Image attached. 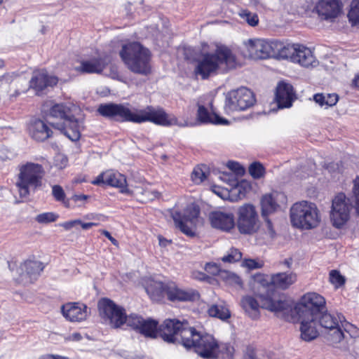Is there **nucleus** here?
<instances>
[{
    "label": "nucleus",
    "instance_id": "obj_9",
    "mask_svg": "<svg viewBox=\"0 0 359 359\" xmlns=\"http://www.w3.org/2000/svg\"><path fill=\"white\" fill-rule=\"evenodd\" d=\"M343 320H344V316L342 314L337 313L335 316L328 313L326 309L318 316L317 323H318L322 327L326 330L324 334L329 343L338 344L345 337L341 328Z\"/></svg>",
    "mask_w": 359,
    "mask_h": 359
},
{
    "label": "nucleus",
    "instance_id": "obj_46",
    "mask_svg": "<svg viewBox=\"0 0 359 359\" xmlns=\"http://www.w3.org/2000/svg\"><path fill=\"white\" fill-rule=\"evenodd\" d=\"M53 165L55 168L62 170L68 165V158L62 154H57L54 157Z\"/></svg>",
    "mask_w": 359,
    "mask_h": 359
},
{
    "label": "nucleus",
    "instance_id": "obj_48",
    "mask_svg": "<svg viewBox=\"0 0 359 359\" xmlns=\"http://www.w3.org/2000/svg\"><path fill=\"white\" fill-rule=\"evenodd\" d=\"M227 167L236 175L242 176L245 173L244 168L237 162L230 161L227 163Z\"/></svg>",
    "mask_w": 359,
    "mask_h": 359
},
{
    "label": "nucleus",
    "instance_id": "obj_53",
    "mask_svg": "<svg viewBox=\"0 0 359 359\" xmlns=\"http://www.w3.org/2000/svg\"><path fill=\"white\" fill-rule=\"evenodd\" d=\"M339 97L335 93L327 94L325 95V106L333 107L338 102Z\"/></svg>",
    "mask_w": 359,
    "mask_h": 359
},
{
    "label": "nucleus",
    "instance_id": "obj_2",
    "mask_svg": "<svg viewBox=\"0 0 359 359\" xmlns=\"http://www.w3.org/2000/svg\"><path fill=\"white\" fill-rule=\"evenodd\" d=\"M262 306L267 310L283 314L288 313L294 316H309L318 318V316L326 309L325 298L316 292L304 294L299 304L293 306V302L285 297L276 300L271 297L261 296Z\"/></svg>",
    "mask_w": 359,
    "mask_h": 359
},
{
    "label": "nucleus",
    "instance_id": "obj_27",
    "mask_svg": "<svg viewBox=\"0 0 359 359\" xmlns=\"http://www.w3.org/2000/svg\"><path fill=\"white\" fill-rule=\"evenodd\" d=\"M296 50L293 62L304 67H314L318 65V61L310 48L298 43Z\"/></svg>",
    "mask_w": 359,
    "mask_h": 359
},
{
    "label": "nucleus",
    "instance_id": "obj_19",
    "mask_svg": "<svg viewBox=\"0 0 359 359\" xmlns=\"http://www.w3.org/2000/svg\"><path fill=\"white\" fill-rule=\"evenodd\" d=\"M341 8L340 0H318L315 10L321 20H330L339 15Z\"/></svg>",
    "mask_w": 359,
    "mask_h": 359
},
{
    "label": "nucleus",
    "instance_id": "obj_21",
    "mask_svg": "<svg viewBox=\"0 0 359 359\" xmlns=\"http://www.w3.org/2000/svg\"><path fill=\"white\" fill-rule=\"evenodd\" d=\"M58 82V79L55 76L48 75L46 70L34 72L29 81V87L39 95L47 87H53Z\"/></svg>",
    "mask_w": 359,
    "mask_h": 359
},
{
    "label": "nucleus",
    "instance_id": "obj_6",
    "mask_svg": "<svg viewBox=\"0 0 359 359\" xmlns=\"http://www.w3.org/2000/svg\"><path fill=\"white\" fill-rule=\"evenodd\" d=\"M44 175L45 170L41 164L27 162L20 165L15 183L20 196L27 198L39 189L42 186Z\"/></svg>",
    "mask_w": 359,
    "mask_h": 359
},
{
    "label": "nucleus",
    "instance_id": "obj_24",
    "mask_svg": "<svg viewBox=\"0 0 359 359\" xmlns=\"http://www.w3.org/2000/svg\"><path fill=\"white\" fill-rule=\"evenodd\" d=\"M45 266L43 262L36 260H27L21 265L22 279L26 278V283H32L36 280L43 271Z\"/></svg>",
    "mask_w": 359,
    "mask_h": 359
},
{
    "label": "nucleus",
    "instance_id": "obj_33",
    "mask_svg": "<svg viewBox=\"0 0 359 359\" xmlns=\"http://www.w3.org/2000/svg\"><path fill=\"white\" fill-rule=\"evenodd\" d=\"M279 208V205L273 194H265L261 199L262 217L266 218L274 213Z\"/></svg>",
    "mask_w": 359,
    "mask_h": 359
},
{
    "label": "nucleus",
    "instance_id": "obj_35",
    "mask_svg": "<svg viewBox=\"0 0 359 359\" xmlns=\"http://www.w3.org/2000/svg\"><path fill=\"white\" fill-rule=\"evenodd\" d=\"M103 68L101 60L94 58L91 60L81 62V65L76 67V69L83 73L93 74L100 73L102 72Z\"/></svg>",
    "mask_w": 359,
    "mask_h": 359
},
{
    "label": "nucleus",
    "instance_id": "obj_60",
    "mask_svg": "<svg viewBox=\"0 0 359 359\" xmlns=\"http://www.w3.org/2000/svg\"><path fill=\"white\" fill-rule=\"evenodd\" d=\"M88 195H85V194H80V195H74L72 196V199L74 201H86L88 198Z\"/></svg>",
    "mask_w": 359,
    "mask_h": 359
},
{
    "label": "nucleus",
    "instance_id": "obj_56",
    "mask_svg": "<svg viewBox=\"0 0 359 359\" xmlns=\"http://www.w3.org/2000/svg\"><path fill=\"white\" fill-rule=\"evenodd\" d=\"M78 223H81V221L80 219L71 220L61 223L59 225L63 227L65 230H70L76 224H78Z\"/></svg>",
    "mask_w": 359,
    "mask_h": 359
},
{
    "label": "nucleus",
    "instance_id": "obj_10",
    "mask_svg": "<svg viewBox=\"0 0 359 359\" xmlns=\"http://www.w3.org/2000/svg\"><path fill=\"white\" fill-rule=\"evenodd\" d=\"M200 208L194 204L188 205L183 213L175 211L172 217L176 226L185 235L194 237L196 235V229L198 222Z\"/></svg>",
    "mask_w": 359,
    "mask_h": 359
},
{
    "label": "nucleus",
    "instance_id": "obj_34",
    "mask_svg": "<svg viewBox=\"0 0 359 359\" xmlns=\"http://www.w3.org/2000/svg\"><path fill=\"white\" fill-rule=\"evenodd\" d=\"M198 119L201 123H212L215 124H226L228 121L219 117L215 114H210L208 109L203 105L198 107Z\"/></svg>",
    "mask_w": 359,
    "mask_h": 359
},
{
    "label": "nucleus",
    "instance_id": "obj_59",
    "mask_svg": "<svg viewBox=\"0 0 359 359\" xmlns=\"http://www.w3.org/2000/svg\"><path fill=\"white\" fill-rule=\"evenodd\" d=\"M101 233L106 236L111 242L113 245L118 246V242L114 237L111 236V235L108 231L102 230Z\"/></svg>",
    "mask_w": 359,
    "mask_h": 359
},
{
    "label": "nucleus",
    "instance_id": "obj_18",
    "mask_svg": "<svg viewBox=\"0 0 359 359\" xmlns=\"http://www.w3.org/2000/svg\"><path fill=\"white\" fill-rule=\"evenodd\" d=\"M195 344L193 349L201 357L206 359L217 358L218 344L212 335L200 333Z\"/></svg>",
    "mask_w": 359,
    "mask_h": 359
},
{
    "label": "nucleus",
    "instance_id": "obj_7",
    "mask_svg": "<svg viewBox=\"0 0 359 359\" xmlns=\"http://www.w3.org/2000/svg\"><path fill=\"white\" fill-rule=\"evenodd\" d=\"M147 291L148 293L156 295L158 299L166 297L172 302H194L200 297L197 290L182 287L173 281L155 282L147 289Z\"/></svg>",
    "mask_w": 359,
    "mask_h": 359
},
{
    "label": "nucleus",
    "instance_id": "obj_25",
    "mask_svg": "<svg viewBox=\"0 0 359 359\" xmlns=\"http://www.w3.org/2000/svg\"><path fill=\"white\" fill-rule=\"evenodd\" d=\"M262 295H264L265 297L269 295V297H271L272 298H273L276 300L279 299L281 297H279L278 298H277L275 296L274 293L270 292L269 291H267L266 294H259L258 297H259L261 306H259V304L258 303V302L254 297H252L251 296H246V297H243L241 300V306H242L243 309L245 310V311L246 313H248L249 316L252 319H256L258 318V316L259 315V306H261L263 309H266V308H264L262 306V300H261Z\"/></svg>",
    "mask_w": 359,
    "mask_h": 359
},
{
    "label": "nucleus",
    "instance_id": "obj_52",
    "mask_svg": "<svg viewBox=\"0 0 359 359\" xmlns=\"http://www.w3.org/2000/svg\"><path fill=\"white\" fill-rule=\"evenodd\" d=\"M262 264L255 261V259H245L243 262V266L247 267L249 269H259L262 266Z\"/></svg>",
    "mask_w": 359,
    "mask_h": 359
},
{
    "label": "nucleus",
    "instance_id": "obj_64",
    "mask_svg": "<svg viewBox=\"0 0 359 359\" xmlns=\"http://www.w3.org/2000/svg\"><path fill=\"white\" fill-rule=\"evenodd\" d=\"M70 339L72 340H73V341H80L82 339V336H81V334L80 333L75 332V333H73L71 335Z\"/></svg>",
    "mask_w": 359,
    "mask_h": 359
},
{
    "label": "nucleus",
    "instance_id": "obj_36",
    "mask_svg": "<svg viewBox=\"0 0 359 359\" xmlns=\"http://www.w3.org/2000/svg\"><path fill=\"white\" fill-rule=\"evenodd\" d=\"M208 314L222 320H226L231 316L229 309L224 304H212L208 309Z\"/></svg>",
    "mask_w": 359,
    "mask_h": 359
},
{
    "label": "nucleus",
    "instance_id": "obj_32",
    "mask_svg": "<svg viewBox=\"0 0 359 359\" xmlns=\"http://www.w3.org/2000/svg\"><path fill=\"white\" fill-rule=\"evenodd\" d=\"M105 184L121 189V193H128L127 181L125 175L112 170L106 172Z\"/></svg>",
    "mask_w": 359,
    "mask_h": 359
},
{
    "label": "nucleus",
    "instance_id": "obj_20",
    "mask_svg": "<svg viewBox=\"0 0 359 359\" xmlns=\"http://www.w3.org/2000/svg\"><path fill=\"white\" fill-rule=\"evenodd\" d=\"M211 226L224 231H229L235 226L234 215L225 211H212L208 216Z\"/></svg>",
    "mask_w": 359,
    "mask_h": 359
},
{
    "label": "nucleus",
    "instance_id": "obj_28",
    "mask_svg": "<svg viewBox=\"0 0 359 359\" xmlns=\"http://www.w3.org/2000/svg\"><path fill=\"white\" fill-rule=\"evenodd\" d=\"M293 87L292 85L280 82L277 86L276 100L279 108H287L292 106L293 100Z\"/></svg>",
    "mask_w": 359,
    "mask_h": 359
},
{
    "label": "nucleus",
    "instance_id": "obj_39",
    "mask_svg": "<svg viewBox=\"0 0 359 359\" xmlns=\"http://www.w3.org/2000/svg\"><path fill=\"white\" fill-rule=\"evenodd\" d=\"M241 258L242 253L238 249L232 248L227 255L222 258V260L224 262L233 263L240 261Z\"/></svg>",
    "mask_w": 359,
    "mask_h": 359
},
{
    "label": "nucleus",
    "instance_id": "obj_5",
    "mask_svg": "<svg viewBox=\"0 0 359 359\" xmlns=\"http://www.w3.org/2000/svg\"><path fill=\"white\" fill-rule=\"evenodd\" d=\"M119 55L131 72L142 75L150 72V51L140 43L133 42L123 46Z\"/></svg>",
    "mask_w": 359,
    "mask_h": 359
},
{
    "label": "nucleus",
    "instance_id": "obj_58",
    "mask_svg": "<svg viewBox=\"0 0 359 359\" xmlns=\"http://www.w3.org/2000/svg\"><path fill=\"white\" fill-rule=\"evenodd\" d=\"M106 172L99 175L92 183L95 185L105 184Z\"/></svg>",
    "mask_w": 359,
    "mask_h": 359
},
{
    "label": "nucleus",
    "instance_id": "obj_4",
    "mask_svg": "<svg viewBox=\"0 0 359 359\" xmlns=\"http://www.w3.org/2000/svg\"><path fill=\"white\" fill-rule=\"evenodd\" d=\"M74 108L71 103L55 104L50 107L47 115L49 119L57 120V122H50V124L72 142L78 141L81 137L80 123L73 114Z\"/></svg>",
    "mask_w": 359,
    "mask_h": 359
},
{
    "label": "nucleus",
    "instance_id": "obj_41",
    "mask_svg": "<svg viewBox=\"0 0 359 359\" xmlns=\"http://www.w3.org/2000/svg\"><path fill=\"white\" fill-rule=\"evenodd\" d=\"M241 17L245 20L250 26H256L259 22V18L256 13H252L247 10H243L240 13Z\"/></svg>",
    "mask_w": 359,
    "mask_h": 359
},
{
    "label": "nucleus",
    "instance_id": "obj_23",
    "mask_svg": "<svg viewBox=\"0 0 359 359\" xmlns=\"http://www.w3.org/2000/svg\"><path fill=\"white\" fill-rule=\"evenodd\" d=\"M28 131L31 137L37 142H43L53 135V130L49 126L39 118L30 121Z\"/></svg>",
    "mask_w": 359,
    "mask_h": 359
},
{
    "label": "nucleus",
    "instance_id": "obj_30",
    "mask_svg": "<svg viewBox=\"0 0 359 359\" xmlns=\"http://www.w3.org/2000/svg\"><path fill=\"white\" fill-rule=\"evenodd\" d=\"M297 44L298 43L285 44L281 41H276L275 44L273 45L274 54L273 55V58L278 60H290L293 62V56H294L297 51L296 49Z\"/></svg>",
    "mask_w": 359,
    "mask_h": 359
},
{
    "label": "nucleus",
    "instance_id": "obj_29",
    "mask_svg": "<svg viewBox=\"0 0 359 359\" xmlns=\"http://www.w3.org/2000/svg\"><path fill=\"white\" fill-rule=\"evenodd\" d=\"M200 333L194 327H191L187 320V325L184 326L180 332L177 344H182L187 349L193 348Z\"/></svg>",
    "mask_w": 359,
    "mask_h": 359
},
{
    "label": "nucleus",
    "instance_id": "obj_54",
    "mask_svg": "<svg viewBox=\"0 0 359 359\" xmlns=\"http://www.w3.org/2000/svg\"><path fill=\"white\" fill-rule=\"evenodd\" d=\"M220 178L232 187L238 184L235 176L231 173H223V175Z\"/></svg>",
    "mask_w": 359,
    "mask_h": 359
},
{
    "label": "nucleus",
    "instance_id": "obj_63",
    "mask_svg": "<svg viewBox=\"0 0 359 359\" xmlns=\"http://www.w3.org/2000/svg\"><path fill=\"white\" fill-rule=\"evenodd\" d=\"M14 78V74H7L2 76V79L5 80L6 83H11Z\"/></svg>",
    "mask_w": 359,
    "mask_h": 359
},
{
    "label": "nucleus",
    "instance_id": "obj_47",
    "mask_svg": "<svg viewBox=\"0 0 359 359\" xmlns=\"http://www.w3.org/2000/svg\"><path fill=\"white\" fill-rule=\"evenodd\" d=\"M353 193L355 198V211L359 215V177H357L353 181Z\"/></svg>",
    "mask_w": 359,
    "mask_h": 359
},
{
    "label": "nucleus",
    "instance_id": "obj_43",
    "mask_svg": "<svg viewBox=\"0 0 359 359\" xmlns=\"http://www.w3.org/2000/svg\"><path fill=\"white\" fill-rule=\"evenodd\" d=\"M330 281L337 287L343 285L345 283V278L339 271L332 270L330 272Z\"/></svg>",
    "mask_w": 359,
    "mask_h": 359
},
{
    "label": "nucleus",
    "instance_id": "obj_55",
    "mask_svg": "<svg viewBox=\"0 0 359 359\" xmlns=\"http://www.w3.org/2000/svg\"><path fill=\"white\" fill-rule=\"evenodd\" d=\"M266 223V228L271 238H274L276 236V231L273 229V224L271 221L269 219V217H266V218H263Z\"/></svg>",
    "mask_w": 359,
    "mask_h": 359
},
{
    "label": "nucleus",
    "instance_id": "obj_12",
    "mask_svg": "<svg viewBox=\"0 0 359 359\" xmlns=\"http://www.w3.org/2000/svg\"><path fill=\"white\" fill-rule=\"evenodd\" d=\"M98 309L102 319L111 327L118 328L123 325L125 309L112 300L107 298L100 299L98 302Z\"/></svg>",
    "mask_w": 359,
    "mask_h": 359
},
{
    "label": "nucleus",
    "instance_id": "obj_45",
    "mask_svg": "<svg viewBox=\"0 0 359 359\" xmlns=\"http://www.w3.org/2000/svg\"><path fill=\"white\" fill-rule=\"evenodd\" d=\"M343 327L344 331L349 334L352 338L359 337V330L353 325L347 322L345 319L342 320L341 328Z\"/></svg>",
    "mask_w": 359,
    "mask_h": 359
},
{
    "label": "nucleus",
    "instance_id": "obj_3",
    "mask_svg": "<svg viewBox=\"0 0 359 359\" xmlns=\"http://www.w3.org/2000/svg\"><path fill=\"white\" fill-rule=\"evenodd\" d=\"M236 65V56L231 50L226 46H218L214 52L204 53L197 60L194 74L196 78L206 80Z\"/></svg>",
    "mask_w": 359,
    "mask_h": 359
},
{
    "label": "nucleus",
    "instance_id": "obj_42",
    "mask_svg": "<svg viewBox=\"0 0 359 359\" xmlns=\"http://www.w3.org/2000/svg\"><path fill=\"white\" fill-rule=\"evenodd\" d=\"M58 216L53 212H44L39 214L36 217V221L40 224H48L55 222Z\"/></svg>",
    "mask_w": 359,
    "mask_h": 359
},
{
    "label": "nucleus",
    "instance_id": "obj_11",
    "mask_svg": "<svg viewBox=\"0 0 359 359\" xmlns=\"http://www.w3.org/2000/svg\"><path fill=\"white\" fill-rule=\"evenodd\" d=\"M255 102L254 93L248 88L241 87L229 91L226 95L225 110L228 112L244 111Z\"/></svg>",
    "mask_w": 359,
    "mask_h": 359
},
{
    "label": "nucleus",
    "instance_id": "obj_14",
    "mask_svg": "<svg viewBox=\"0 0 359 359\" xmlns=\"http://www.w3.org/2000/svg\"><path fill=\"white\" fill-rule=\"evenodd\" d=\"M187 325V320L177 318H168L158 326L156 325L155 339L160 337L168 344H177L181 329Z\"/></svg>",
    "mask_w": 359,
    "mask_h": 359
},
{
    "label": "nucleus",
    "instance_id": "obj_13",
    "mask_svg": "<svg viewBox=\"0 0 359 359\" xmlns=\"http://www.w3.org/2000/svg\"><path fill=\"white\" fill-rule=\"evenodd\" d=\"M237 226L242 234H253L259 229V220L254 205L245 204L238 210Z\"/></svg>",
    "mask_w": 359,
    "mask_h": 359
},
{
    "label": "nucleus",
    "instance_id": "obj_15",
    "mask_svg": "<svg viewBox=\"0 0 359 359\" xmlns=\"http://www.w3.org/2000/svg\"><path fill=\"white\" fill-rule=\"evenodd\" d=\"M353 207L344 194H338L332 204L330 217L333 225L337 228L341 227L348 220L350 210Z\"/></svg>",
    "mask_w": 359,
    "mask_h": 359
},
{
    "label": "nucleus",
    "instance_id": "obj_51",
    "mask_svg": "<svg viewBox=\"0 0 359 359\" xmlns=\"http://www.w3.org/2000/svg\"><path fill=\"white\" fill-rule=\"evenodd\" d=\"M225 273L224 278H226L229 283L236 284L239 286H242L243 282L241 278L236 274L228 271H224Z\"/></svg>",
    "mask_w": 359,
    "mask_h": 359
},
{
    "label": "nucleus",
    "instance_id": "obj_40",
    "mask_svg": "<svg viewBox=\"0 0 359 359\" xmlns=\"http://www.w3.org/2000/svg\"><path fill=\"white\" fill-rule=\"evenodd\" d=\"M219 352L222 353L224 358L227 359H232L234 353V348L229 344H218L217 353Z\"/></svg>",
    "mask_w": 359,
    "mask_h": 359
},
{
    "label": "nucleus",
    "instance_id": "obj_37",
    "mask_svg": "<svg viewBox=\"0 0 359 359\" xmlns=\"http://www.w3.org/2000/svg\"><path fill=\"white\" fill-rule=\"evenodd\" d=\"M348 18L352 25L359 24V0H353L351 1Z\"/></svg>",
    "mask_w": 359,
    "mask_h": 359
},
{
    "label": "nucleus",
    "instance_id": "obj_8",
    "mask_svg": "<svg viewBox=\"0 0 359 359\" xmlns=\"http://www.w3.org/2000/svg\"><path fill=\"white\" fill-rule=\"evenodd\" d=\"M290 221L298 229L316 228L320 221L316 205L305 201L294 203L290 208Z\"/></svg>",
    "mask_w": 359,
    "mask_h": 359
},
{
    "label": "nucleus",
    "instance_id": "obj_57",
    "mask_svg": "<svg viewBox=\"0 0 359 359\" xmlns=\"http://www.w3.org/2000/svg\"><path fill=\"white\" fill-rule=\"evenodd\" d=\"M313 100L320 106H325V95H324L323 94L317 93L314 95Z\"/></svg>",
    "mask_w": 359,
    "mask_h": 359
},
{
    "label": "nucleus",
    "instance_id": "obj_44",
    "mask_svg": "<svg viewBox=\"0 0 359 359\" xmlns=\"http://www.w3.org/2000/svg\"><path fill=\"white\" fill-rule=\"evenodd\" d=\"M206 179V173L201 167H196L191 173V180L196 184H200Z\"/></svg>",
    "mask_w": 359,
    "mask_h": 359
},
{
    "label": "nucleus",
    "instance_id": "obj_16",
    "mask_svg": "<svg viewBox=\"0 0 359 359\" xmlns=\"http://www.w3.org/2000/svg\"><path fill=\"white\" fill-rule=\"evenodd\" d=\"M125 323L145 337L155 339V328L158 325V321L151 318L144 319L140 315L131 313L129 316H125L123 325Z\"/></svg>",
    "mask_w": 359,
    "mask_h": 359
},
{
    "label": "nucleus",
    "instance_id": "obj_31",
    "mask_svg": "<svg viewBox=\"0 0 359 359\" xmlns=\"http://www.w3.org/2000/svg\"><path fill=\"white\" fill-rule=\"evenodd\" d=\"M296 280L297 276L294 273H277L271 276L270 283L275 287L286 290L292 285Z\"/></svg>",
    "mask_w": 359,
    "mask_h": 359
},
{
    "label": "nucleus",
    "instance_id": "obj_17",
    "mask_svg": "<svg viewBox=\"0 0 359 359\" xmlns=\"http://www.w3.org/2000/svg\"><path fill=\"white\" fill-rule=\"evenodd\" d=\"M276 41H266L261 39H249L244 43L249 57L253 59L273 57V45Z\"/></svg>",
    "mask_w": 359,
    "mask_h": 359
},
{
    "label": "nucleus",
    "instance_id": "obj_26",
    "mask_svg": "<svg viewBox=\"0 0 359 359\" xmlns=\"http://www.w3.org/2000/svg\"><path fill=\"white\" fill-rule=\"evenodd\" d=\"M300 322L301 337L303 340L310 341L318 335L316 327L317 318L309 316H297Z\"/></svg>",
    "mask_w": 359,
    "mask_h": 359
},
{
    "label": "nucleus",
    "instance_id": "obj_22",
    "mask_svg": "<svg viewBox=\"0 0 359 359\" xmlns=\"http://www.w3.org/2000/svg\"><path fill=\"white\" fill-rule=\"evenodd\" d=\"M63 316L69 321L80 322L88 316L86 305L79 302H69L61 307Z\"/></svg>",
    "mask_w": 359,
    "mask_h": 359
},
{
    "label": "nucleus",
    "instance_id": "obj_61",
    "mask_svg": "<svg viewBox=\"0 0 359 359\" xmlns=\"http://www.w3.org/2000/svg\"><path fill=\"white\" fill-rule=\"evenodd\" d=\"M78 224H81L82 229L85 230L89 229L90 228L97 225V223L94 222L83 223L82 222L81 223H78Z\"/></svg>",
    "mask_w": 359,
    "mask_h": 359
},
{
    "label": "nucleus",
    "instance_id": "obj_38",
    "mask_svg": "<svg viewBox=\"0 0 359 359\" xmlns=\"http://www.w3.org/2000/svg\"><path fill=\"white\" fill-rule=\"evenodd\" d=\"M265 170L262 164L254 162L249 166V173L254 179H259L264 175Z\"/></svg>",
    "mask_w": 359,
    "mask_h": 359
},
{
    "label": "nucleus",
    "instance_id": "obj_50",
    "mask_svg": "<svg viewBox=\"0 0 359 359\" xmlns=\"http://www.w3.org/2000/svg\"><path fill=\"white\" fill-rule=\"evenodd\" d=\"M205 270L212 276H217L222 273L219 266L215 263H207L205 266Z\"/></svg>",
    "mask_w": 359,
    "mask_h": 359
},
{
    "label": "nucleus",
    "instance_id": "obj_49",
    "mask_svg": "<svg viewBox=\"0 0 359 359\" xmlns=\"http://www.w3.org/2000/svg\"><path fill=\"white\" fill-rule=\"evenodd\" d=\"M52 194L57 201H63L65 198V194L62 187L60 185H54L52 187Z\"/></svg>",
    "mask_w": 359,
    "mask_h": 359
},
{
    "label": "nucleus",
    "instance_id": "obj_62",
    "mask_svg": "<svg viewBox=\"0 0 359 359\" xmlns=\"http://www.w3.org/2000/svg\"><path fill=\"white\" fill-rule=\"evenodd\" d=\"M248 359H262L258 357L253 351H248L247 353ZM263 359H267L266 357H264Z\"/></svg>",
    "mask_w": 359,
    "mask_h": 359
},
{
    "label": "nucleus",
    "instance_id": "obj_1",
    "mask_svg": "<svg viewBox=\"0 0 359 359\" xmlns=\"http://www.w3.org/2000/svg\"><path fill=\"white\" fill-rule=\"evenodd\" d=\"M97 112L104 118L118 122L141 123L149 121L163 126H170L177 123L175 118H169L165 110L161 107H147L144 110L134 113L128 107V104L125 105L110 102L100 104Z\"/></svg>",
    "mask_w": 359,
    "mask_h": 359
}]
</instances>
